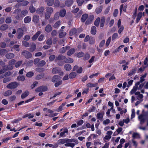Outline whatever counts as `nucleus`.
<instances>
[{
  "instance_id": "obj_1",
  "label": "nucleus",
  "mask_w": 148,
  "mask_h": 148,
  "mask_svg": "<svg viewBox=\"0 0 148 148\" xmlns=\"http://www.w3.org/2000/svg\"><path fill=\"white\" fill-rule=\"evenodd\" d=\"M59 144H63L65 143H70L75 142V145L78 144V142L77 140L74 139H69L68 138H63L59 139L58 141Z\"/></svg>"
},
{
  "instance_id": "obj_2",
  "label": "nucleus",
  "mask_w": 148,
  "mask_h": 148,
  "mask_svg": "<svg viewBox=\"0 0 148 148\" xmlns=\"http://www.w3.org/2000/svg\"><path fill=\"white\" fill-rule=\"evenodd\" d=\"M138 118L140 121V124H143L145 122V119L148 118V111L144 113L143 111V113L138 116Z\"/></svg>"
},
{
  "instance_id": "obj_3",
  "label": "nucleus",
  "mask_w": 148,
  "mask_h": 148,
  "mask_svg": "<svg viewBox=\"0 0 148 148\" xmlns=\"http://www.w3.org/2000/svg\"><path fill=\"white\" fill-rule=\"evenodd\" d=\"M18 86V83L16 82H14L9 84L6 87L9 89H13L16 88Z\"/></svg>"
},
{
  "instance_id": "obj_4",
  "label": "nucleus",
  "mask_w": 148,
  "mask_h": 148,
  "mask_svg": "<svg viewBox=\"0 0 148 148\" xmlns=\"http://www.w3.org/2000/svg\"><path fill=\"white\" fill-rule=\"evenodd\" d=\"M121 21L119 19L117 23V26L119 29L118 33L119 34H120L123 31L124 29V27L123 25H121Z\"/></svg>"
},
{
  "instance_id": "obj_5",
  "label": "nucleus",
  "mask_w": 148,
  "mask_h": 148,
  "mask_svg": "<svg viewBox=\"0 0 148 148\" xmlns=\"http://www.w3.org/2000/svg\"><path fill=\"white\" fill-rule=\"evenodd\" d=\"M47 90V87L45 86H40L36 89V91L37 92H39L40 91L45 92Z\"/></svg>"
},
{
  "instance_id": "obj_6",
  "label": "nucleus",
  "mask_w": 148,
  "mask_h": 148,
  "mask_svg": "<svg viewBox=\"0 0 148 148\" xmlns=\"http://www.w3.org/2000/svg\"><path fill=\"white\" fill-rule=\"evenodd\" d=\"M64 131L61 132L60 135V137H65L68 135L69 133L68 130L66 128H64L63 129Z\"/></svg>"
},
{
  "instance_id": "obj_7",
  "label": "nucleus",
  "mask_w": 148,
  "mask_h": 148,
  "mask_svg": "<svg viewBox=\"0 0 148 148\" xmlns=\"http://www.w3.org/2000/svg\"><path fill=\"white\" fill-rule=\"evenodd\" d=\"M22 53L27 58H30L32 57V54L27 51H24Z\"/></svg>"
},
{
  "instance_id": "obj_8",
  "label": "nucleus",
  "mask_w": 148,
  "mask_h": 148,
  "mask_svg": "<svg viewBox=\"0 0 148 148\" xmlns=\"http://www.w3.org/2000/svg\"><path fill=\"white\" fill-rule=\"evenodd\" d=\"M16 62V60L14 59H12L10 60L9 62V67H8V69L10 70L12 69L13 68V65Z\"/></svg>"
},
{
  "instance_id": "obj_9",
  "label": "nucleus",
  "mask_w": 148,
  "mask_h": 148,
  "mask_svg": "<svg viewBox=\"0 0 148 148\" xmlns=\"http://www.w3.org/2000/svg\"><path fill=\"white\" fill-rule=\"evenodd\" d=\"M17 38L20 39L23 36V31L21 28H18L17 29Z\"/></svg>"
},
{
  "instance_id": "obj_10",
  "label": "nucleus",
  "mask_w": 148,
  "mask_h": 148,
  "mask_svg": "<svg viewBox=\"0 0 148 148\" xmlns=\"http://www.w3.org/2000/svg\"><path fill=\"white\" fill-rule=\"evenodd\" d=\"M140 84V82H138L135 84V86L130 91V93L131 94H132L135 92L138 89V86Z\"/></svg>"
},
{
  "instance_id": "obj_11",
  "label": "nucleus",
  "mask_w": 148,
  "mask_h": 148,
  "mask_svg": "<svg viewBox=\"0 0 148 148\" xmlns=\"http://www.w3.org/2000/svg\"><path fill=\"white\" fill-rule=\"evenodd\" d=\"M135 94L137 96L136 98L137 99L140 100L143 99H142L143 97V96L142 94H140V92H135Z\"/></svg>"
},
{
  "instance_id": "obj_12",
  "label": "nucleus",
  "mask_w": 148,
  "mask_h": 148,
  "mask_svg": "<svg viewBox=\"0 0 148 148\" xmlns=\"http://www.w3.org/2000/svg\"><path fill=\"white\" fill-rule=\"evenodd\" d=\"M104 114V112L103 111L97 114V117L98 119L102 120Z\"/></svg>"
},
{
  "instance_id": "obj_13",
  "label": "nucleus",
  "mask_w": 148,
  "mask_h": 148,
  "mask_svg": "<svg viewBox=\"0 0 148 148\" xmlns=\"http://www.w3.org/2000/svg\"><path fill=\"white\" fill-rule=\"evenodd\" d=\"M54 5L55 7H58L60 6L61 8L64 7V4L60 6V2L58 0H55Z\"/></svg>"
},
{
  "instance_id": "obj_14",
  "label": "nucleus",
  "mask_w": 148,
  "mask_h": 148,
  "mask_svg": "<svg viewBox=\"0 0 148 148\" xmlns=\"http://www.w3.org/2000/svg\"><path fill=\"white\" fill-rule=\"evenodd\" d=\"M14 56V54L12 53H8L5 55L6 58L8 59L13 58Z\"/></svg>"
},
{
  "instance_id": "obj_15",
  "label": "nucleus",
  "mask_w": 148,
  "mask_h": 148,
  "mask_svg": "<svg viewBox=\"0 0 148 148\" xmlns=\"http://www.w3.org/2000/svg\"><path fill=\"white\" fill-rule=\"evenodd\" d=\"M70 48L69 46H67L65 47H62L60 50V53H64L66 50L69 49Z\"/></svg>"
},
{
  "instance_id": "obj_16",
  "label": "nucleus",
  "mask_w": 148,
  "mask_h": 148,
  "mask_svg": "<svg viewBox=\"0 0 148 148\" xmlns=\"http://www.w3.org/2000/svg\"><path fill=\"white\" fill-rule=\"evenodd\" d=\"M8 69V66L6 65H4L3 66V69L0 71V74L4 73Z\"/></svg>"
},
{
  "instance_id": "obj_17",
  "label": "nucleus",
  "mask_w": 148,
  "mask_h": 148,
  "mask_svg": "<svg viewBox=\"0 0 148 148\" xmlns=\"http://www.w3.org/2000/svg\"><path fill=\"white\" fill-rule=\"evenodd\" d=\"M52 30V27L50 25H48L45 27V30L47 32H51Z\"/></svg>"
},
{
  "instance_id": "obj_18",
  "label": "nucleus",
  "mask_w": 148,
  "mask_h": 148,
  "mask_svg": "<svg viewBox=\"0 0 148 148\" xmlns=\"http://www.w3.org/2000/svg\"><path fill=\"white\" fill-rule=\"evenodd\" d=\"M45 2L47 5L49 6H52L54 3V0H45Z\"/></svg>"
},
{
  "instance_id": "obj_19",
  "label": "nucleus",
  "mask_w": 148,
  "mask_h": 148,
  "mask_svg": "<svg viewBox=\"0 0 148 148\" xmlns=\"http://www.w3.org/2000/svg\"><path fill=\"white\" fill-rule=\"evenodd\" d=\"M61 79V77H60L58 75H56L54 76L52 79V81L53 82H56L58 80H60Z\"/></svg>"
},
{
  "instance_id": "obj_20",
  "label": "nucleus",
  "mask_w": 148,
  "mask_h": 148,
  "mask_svg": "<svg viewBox=\"0 0 148 148\" xmlns=\"http://www.w3.org/2000/svg\"><path fill=\"white\" fill-rule=\"evenodd\" d=\"M32 21L35 23H37L39 21V17L37 15H34Z\"/></svg>"
},
{
  "instance_id": "obj_21",
  "label": "nucleus",
  "mask_w": 148,
  "mask_h": 148,
  "mask_svg": "<svg viewBox=\"0 0 148 148\" xmlns=\"http://www.w3.org/2000/svg\"><path fill=\"white\" fill-rule=\"evenodd\" d=\"M8 27V25L4 24L1 25L0 27V30L1 31H5L6 30Z\"/></svg>"
},
{
  "instance_id": "obj_22",
  "label": "nucleus",
  "mask_w": 148,
  "mask_h": 148,
  "mask_svg": "<svg viewBox=\"0 0 148 148\" xmlns=\"http://www.w3.org/2000/svg\"><path fill=\"white\" fill-rule=\"evenodd\" d=\"M12 93V92L10 90H8L5 91L3 93V95L5 97H8L11 95Z\"/></svg>"
},
{
  "instance_id": "obj_23",
  "label": "nucleus",
  "mask_w": 148,
  "mask_h": 148,
  "mask_svg": "<svg viewBox=\"0 0 148 148\" xmlns=\"http://www.w3.org/2000/svg\"><path fill=\"white\" fill-rule=\"evenodd\" d=\"M88 16V15L87 14H83L81 18V21L83 22H84Z\"/></svg>"
},
{
  "instance_id": "obj_24",
  "label": "nucleus",
  "mask_w": 148,
  "mask_h": 148,
  "mask_svg": "<svg viewBox=\"0 0 148 148\" xmlns=\"http://www.w3.org/2000/svg\"><path fill=\"white\" fill-rule=\"evenodd\" d=\"M60 71V69L56 67L53 69L52 70V73L53 74H55L59 73Z\"/></svg>"
},
{
  "instance_id": "obj_25",
  "label": "nucleus",
  "mask_w": 148,
  "mask_h": 148,
  "mask_svg": "<svg viewBox=\"0 0 148 148\" xmlns=\"http://www.w3.org/2000/svg\"><path fill=\"white\" fill-rule=\"evenodd\" d=\"M103 7L102 6H100L97 8L95 10V12L97 14L100 13L102 11Z\"/></svg>"
},
{
  "instance_id": "obj_26",
  "label": "nucleus",
  "mask_w": 148,
  "mask_h": 148,
  "mask_svg": "<svg viewBox=\"0 0 148 148\" xmlns=\"http://www.w3.org/2000/svg\"><path fill=\"white\" fill-rule=\"evenodd\" d=\"M31 18L29 16H27L24 19V22L25 23H29L31 21Z\"/></svg>"
},
{
  "instance_id": "obj_27",
  "label": "nucleus",
  "mask_w": 148,
  "mask_h": 148,
  "mask_svg": "<svg viewBox=\"0 0 148 148\" xmlns=\"http://www.w3.org/2000/svg\"><path fill=\"white\" fill-rule=\"evenodd\" d=\"M105 18L103 16L101 18L100 22V27H103L104 26L105 22Z\"/></svg>"
},
{
  "instance_id": "obj_28",
  "label": "nucleus",
  "mask_w": 148,
  "mask_h": 148,
  "mask_svg": "<svg viewBox=\"0 0 148 148\" xmlns=\"http://www.w3.org/2000/svg\"><path fill=\"white\" fill-rule=\"evenodd\" d=\"M40 33L41 32L40 31H38L33 36L32 38V39L33 40H36L38 38V36L40 34Z\"/></svg>"
},
{
  "instance_id": "obj_29",
  "label": "nucleus",
  "mask_w": 148,
  "mask_h": 148,
  "mask_svg": "<svg viewBox=\"0 0 148 148\" xmlns=\"http://www.w3.org/2000/svg\"><path fill=\"white\" fill-rule=\"evenodd\" d=\"M75 49L74 48L71 49L67 52V54L68 56H71L75 53Z\"/></svg>"
},
{
  "instance_id": "obj_30",
  "label": "nucleus",
  "mask_w": 148,
  "mask_h": 148,
  "mask_svg": "<svg viewBox=\"0 0 148 148\" xmlns=\"http://www.w3.org/2000/svg\"><path fill=\"white\" fill-rule=\"evenodd\" d=\"M97 32L96 28L95 26H93L91 28V34L93 35L96 34Z\"/></svg>"
},
{
  "instance_id": "obj_31",
  "label": "nucleus",
  "mask_w": 148,
  "mask_h": 148,
  "mask_svg": "<svg viewBox=\"0 0 148 148\" xmlns=\"http://www.w3.org/2000/svg\"><path fill=\"white\" fill-rule=\"evenodd\" d=\"M44 10V9L43 7H40L38 8L36 10V12L38 14H40L42 13Z\"/></svg>"
},
{
  "instance_id": "obj_32",
  "label": "nucleus",
  "mask_w": 148,
  "mask_h": 148,
  "mask_svg": "<svg viewBox=\"0 0 148 148\" xmlns=\"http://www.w3.org/2000/svg\"><path fill=\"white\" fill-rule=\"evenodd\" d=\"M66 11L64 9L61 10L60 12V15L62 17H64L65 15Z\"/></svg>"
},
{
  "instance_id": "obj_33",
  "label": "nucleus",
  "mask_w": 148,
  "mask_h": 148,
  "mask_svg": "<svg viewBox=\"0 0 148 148\" xmlns=\"http://www.w3.org/2000/svg\"><path fill=\"white\" fill-rule=\"evenodd\" d=\"M17 79L20 81H24L25 80V76L23 75H19L17 77Z\"/></svg>"
},
{
  "instance_id": "obj_34",
  "label": "nucleus",
  "mask_w": 148,
  "mask_h": 148,
  "mask_svg": "<svg viewBox=\"0 0 148 148\" xmlns=\"http://www.w3.org/2000/svg\"><path fill=\"white\" fill-rule=\"evenodd\" d=\"M73 3V1L72 0H68L65 2V5L67 6H70Z\"/></svg>"
},
{
  "instance_id": "obj_35",
  "label": "nucleus",
  "mask_w": 148,
  "mask_h": 148,
  "mask_svg": "<svg viewBox=\"0 0 148 148\" xmlns=\"http://www.w3.org/2000/svg\"><path fill=\"white\" fill-rule=\"evenodd\" d=\"M29 94V92L28 91H26L23 93L21 95V97L22 99H24L27 97Z\"/></svg>"
},
{
  "instance_id": "obj_36",
  "label": "nucleus",
  "mask_w": 148,
  "mask_h": 148,
  "mask_svg": "<svg viewBox=\"0 0 148 148\" xmlns=\"http://www.w3.org/2000/svg\"><path fill=\"white\" fill-rule=\"evenodd\" d=\"M132 137L134 138H139L140 136L138 133H134L132 134Z\"/></svg>"
},
{
  "instance_id": "obj_37",
  "label": "nucleus",
  "mask_w": 148,
  "mask_h": 148,
  "mask_svg": "<svg viewBox=\"0 0 148 148\" xmlns=\"http://www.w3.org/2000/svg\"><path fill=\"white\" fill-rule=\"evenodd\" d=\"M64 68L66 71H69L71 69V67L70 65L67 64L64 66Z\"/></svg>"
},
{
  "instance_id": "obj_38",
  "label": "nucleus",
  "mask_w": 148,
  "mask_h": 148,
  "mask_svg": "<svg viewBox=\"0 0 148 148\" xmlns=\"http://www.w3.org/2000/svg\"><path fill=\"white\" fill-rule=\"evenodd\" d=\"M45 146L46 147L49 146L50 147H52V148H56L58 147V145L56 144H55L54 146H53V145L52 144H47L45 145Z\"/></svg>"
},
{
  "instance_id": "obj_39",
  "label": "nucleus",
  "mask_w": 148,
  "mask_h": 148,
  "mask_svg": "<svg viewBox=\"0 0 148 148\" xmlns=\"http://www.w3.org/2000/svg\"><path fill=\"white\" fill-rule=\"evenodd\" d=\"M126 8V5H125L124 6H123V5L122 4L120 7V12L121 13V12L122 11V10H123L124 12H125Z\"/></svg>"
},
{
  "instance_id": "obj_40",
  "label": "nucleus",
  "mask_w": 148,
  "mask_h": 148,
  "mask_svg": "<svg viewBox=\"0 0 148 148\" xmlns=\"http://www.w3.org/2000/svg\"><path fill=\"white\" fill-rule=\"evenodd\" d=\"M142 16V13L141 12H139L138 14L136 20V22L137 23H138L139 21Z\"/></svg>"
},
{
  "instance_id": "obj_41",
  "label": "nucleus",
  "mask_w": 148,
  "mask_h": 148,
  "mask_svg": "<svg viewBox=\"0 0 148 148\" xmlns=\"http://www.w3.org/2000/svg\"><path fill=\"white\" fill-rule=\"evenodd\" d=\"M34 117V115H32L31 114H27L23 116L22 117L24 118L27 117H28L29 119L33 118Z\"/></svg>"
},
{
  "instance_id": "obj_42",
  "label": "nucleus",
  "mask_w": 148,
  "mask_h": 148,
  "mask_svg": "<svg viewBox=\"0 0 148 148\" xmlns=\"http://www.w3.org/2000/svg\"><path fill=\"white\" fill-rule=\"evenodd\" d=\"M46 11V12L51 14L53 12V9L51 7H48L47 8Z\"/></svg>"
},
{
  "instance_id": "obj_43",
  "label": "nucleus",
  "mask_w": 148,
  "mask_h": 148,
  "mask_svg": "<svg viewBox=\"0 0 148 148\" xmlns=\"http://www.w3.org/2000/svg\"><path fill=\"white\" fill-rule=\"evenodd\" d=\"M36 49V45L35 44H33L31 46V47L29 49V51L31 52L34 51Z\"/></svg>"
},
{
  "instance_id": "obj_44",
  "label": "nucleus",
  "mask_w": 148,
  "mask_h": 148,
  "mask_svg": "<svg viewBox=\"0 0 148 148\" xmlns=\"http://www.w3.org/2000/svg\"><path fill=\"white\" fill-rule=\"evenodd\" d=\"M97 83L92 84L91 83H89L86 85L87 87H93L97 86Z\"/></svg>"
},
{
  "instance_id": "obj_45",
  "label": "nucleus",
  "mask_w": 148,
  "mask_h": 148,
  "mask_svg": "<svg viewBox=\"0 0 148 148\" xmlns=\"http://www.w3.org/2000/svg\"><path fill=\"white\" fill-rule=\"evenodd\" d=\"M22 60H20L17 62L15 64V67L16 68H18L23 63Z\"/></svg>"
},
{
  "instance_id": "obj_46",
  "label": "nucleus",
  "mask_w": 148,
  "mask_h": 148,
  "mask_svg": "<svg viewBox=\"0 0 148 148\" xmlns=\"http://www.w3.org/2000/svg\"><path fill=\"white\" fill-rule=\"evenodd\" d=\"M100 20V18L99 17L97 18L95 21L94 25L97 27L99 26V24Z\"/></svg>"
},
{
  "instance_id": "obj_47",
  "label": "nucleus",
  "mask_w": 148,
  "mask_h": 148,
  "mask_svg": "<svg viewBox=\"0 0 148 148\" xmlns=\"http://www.w3.org/2000/svg\"><path fill=\"white\" fill-rule=\"evenodd\" d=\"M34 75V73L32 71H30L28 72L26 74L27 77L30 78L32 77Z\"/></svg>"
},
{
  "instance_id": "obj_48",
  "label": "nucleus",
  "mask_w": 148,
  "mask_h": 148,
  "mask_svg": "<svg viewBox=\"0 0 148 148\" xmlns=\"http://www.w3.org/2000/svg\"><path fill=\"white\" fill-rule=\"evenodd\" d=\"M76 74L75 72H72L69 74V77L71 79L73 78L76 77Z\"/></svg>"
},
{
  "instance_id": "obj_49",
  "label": "nucleus",
  "mask_w": 148,
  "mask_h": 148,
  "mask_svg": "<svg viewBox=\"0 0 148 148\" xmlns=\"http://www.w3.org/2000/svg\"><path fill=\"white\" fill-rule=\"evenodd\" d=\"M66 35V32H64L63 30H61L59 33V37L60 38H62Z\"/></svg>"
},
{
  "instance_id": "obj_50",
  "label": "nucleus",
  "mask_w": 148,
  "mask_h": 148,
  "mask_svg": "<svg viewBox=\"0 0 148 148\" xmlns=\"http://www.w3.org/2000/svg\"><path fill=\"white\" fill-rule=\"evenodd\" d=\"M123 129L121 127H119L116 130V132H115L114 133V134L115 135H117L119 134L122 131Z\"/></svg>"
},
{
  "instance_id": "obj_51",
  "label": "nucleus",
  "mask_w": 148,
  "mask_h": 148,
  "mask_svg": "<svg viewBox=\"0 0 148 148\" xmlns=\"http://www.w3.org/2000/svg\"><path fill=\"white\" fill-rule=\"evenodd\" d=\"M28 12L27 10H23L21 12V16L22 17H23L26 16L28 13Z\"/></svg>"
},
{
  "instance_id": "obj_52",
  "label": "nucleus",
  "mask_w": 148,
  "mask_h": 148,
  "mask_svg": "<svg viewBox=\"0 0 148 148\" xmlns=\"http://www.w3.org/2000/svg\"><path fill=\"white\" fill-rule=\"evenodd\" d=\"M76 32L77 30L76 29H73L70 31L69 35L70 36H72L76 34Z\"/></svg>"
},
{
  "instance_id": "obj_53",
  "label": "nucleus",
  "mask_w": 148,
  "mask_h": 148,
  "mask_svg": "<svg viewBox=\"0 0 148 148\" xmlns=\"http://www.w3.org/2000/svg\"><path fill=\"white\" fill-rule=\"evenodd\" d=\"M111 136H110L107 135H106L103 138L104 141L106 142L109 141L111 138Z\"/></svg>"
},
{
  "instance_id": "obj_54",
  "label": "nucleus",
  "mask_w": 148,
  "mask_h": 148,
  "mask_svg": "<svg viewBox=\"0 0 148 148\" xmlns=\"http://www.w3.org/2000/svg\"><path fill=\"white\" fill-rule=\"evenodd\" d=\"M65 57L64 56L61 55H59L56 59V60H60L64 59Z\"/></svg>"
},
{
  "instance_id": "obj_55",
  "label": "nucleus",
  "mask_w": 148,
  "mask_h": 148,
  "mask_svg": "<svg viewBox=\"0 0 148 148\" xmlns=\"http://www.w3.org/2000/svg\"><path fill=\"white\" fill-rule=\"evenodd\" d=\"M46 64L44 60L40 61L38 64V66H42L45 65Z\"/></svg>"
},
{
  "instance_id": "obj_56",
  "label": "nucleus",
  "mask_w": 148,
  "mask_h": 148,
  "mask_svg": "<svg viewBox=\"0 0 148 148\" xmlns=\"http://www.w3.org/2000/svg\"><path fill=\"white\" fill-rule=\"evenodd\" d=\"M111 37L110 36L108 38V39L106 41V47H108L109 45L111 42Z\"/></svg>"
},
{
  "instance_id": "obj_57",
  "label": "nucleus",
  "mask_w": 148,
  "mask_h": 148,
  "mask_svg": "<svg viewBox=\"0 0 148 148\" xmlns=\"http://www.w3.org/2000/svg\"><path fill=\"white\" fill-rule=\"evenodd\" d=\"M98 135L95 134H91L89 137H88V139H89L91 138H92L93 139L96 138H97Z\"/></svg>"
},
{
  "instance_id": "obj_58",
  "label": "nucleus",
  "mask_w": 148,
  "mask_h": 148,
  "mask_svg": "<svg viewBox=\"0 0 148 148\" xmlns=\"http://www.w3.org/2000/svg\"><path fill=\"white\" fill-rule=\"evenodd\" d=\"M5 21L6 23L8 24L11 23L12 22L11 18L10 17H8L5 19Z\"/></svg>"
},
{
  "instance_id": "obj_59",
  "label": "nucleus",
  "mask_w": 148,
  "mask_h": 148,
  "mask_svg": "<svg viewBox=\"0 0 148 148\" xmlns=\"http://www.w3.org/2000/svg\"><path fill=\"white\" fill-rule=\"evenodd\" d=\"M22 44L23 46L26 47H28L29 46V43L25 41H22Z\"/></svg>"
},
{
  "instance_id": "obj_60",
  "label": "nucleus",
  "mask_w": 148,
  "mask_h": 148,
  "mask_svg": "<svg viewBox=\"0 0 148 148\" xmlns=\"http://www.w3.org/2000/svg\"><path fill=\"white\" fill-rule=\"evenodd\" d=\"M79 6H81L84 2V0H77Z\"/></svg>"
},
{
  "instance_id": "obj_61",
  "label": "nucleus",
  "mask_w": 148,
  "mask_h": 148,
  "mask_svg": "<svg viewBox=\"0 0 148 148\" xmlns=\"http://www.w3.org/2000/svg\"><path fill=\"white\" fill-rule=\"evenodd\" d=\"M16 98V96L15 95H13L10 96L9 98V100L11 101H14Z\"/></svg>"
},
{
  "instance_id": "obj_62",
  "label": "nucleus",
  "mask_w": 148,
  "mask_h": 148,
  "mask_svg": "<svg viewBox=\"0 0 148 148\" xmlns=\"http://www.w3.org/2000/svg\"><path fill=\"white\" fill-rule=\"evenodd\" d=\"M29 9L30 12L31 13H33L34 12L36 11L35 8L33 6H30L29 8Z\"/></svg>"
},
{
  "instance_id": "obj_63",
  "label": "nucleus",
  "mask_w": 148,
  "mask_h": 148,
  "mask_svg": "<svg viewBox=\"0 0 148 148\" xmlns=\"http://www.w3.org/2000/svg\"><path fill=\"white\" fill-rule=\"evenodd\" d=\"M84 55V54L83 52H80L77 54V56L78 58H81L83 57Z\"/></svg>"
},
{
  "instance_id": "obj_64",
  "label": "nucleus",
  "mask_w": 148,
  "mask_h": 148,
  "mask_svg": "<svg viewBox=\"0 0 148 148\" xmlns=\"http://www.w3.org/2000/svg\"><path fill=\"white\" fill-rule=\"evenodd\" d=\"M84 121L82 120H80L77 122V123L78 126L82 125Z\"/></svg>"
}]
</instances>
